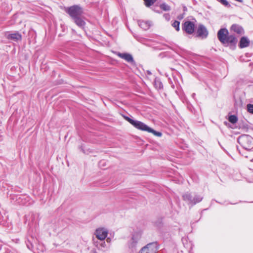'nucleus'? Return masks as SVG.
<instances>
[{
	"label": "nucleus",
	"mask_w": 253,
	"mask_h": 253,
	"mask_svg": "<svg viewBox=\"0 0 253 253\" xmlns=\"http://www.w3.org/2000/svg\"><path fill=\"white\" fill-rule=\"evenodd\" d=\"M108 234V230L104 228H98L96 230L95 232L96 237L101 241L104 240L107 237Z\"/></svg>",
	"instance_id": "0eeeda50"
},
{
	"label": "nucleus",
	"mask_w": 253,
	"mask_h": 253,
	"mask_svg": "<svg viewBox=\"0 0 253 253\" xmlns=\"http://www.w3.org/2000/svg\"><path fill=\"white\" fill-rule=\"evenodd\" d=\"M140 238V232L135 233L133 234L131 239L128 243V248L131 250L135 249Z\"/></svg>",
	"instance_id": "423d86ee"
},
{
	"label": "nucleus",
	"mask_w": 253,
	"mask_h": 253,
	"mask_svg": "<svg viewBox=\"0 0 253 253\" xmlns=\"http://www.w3.org/2000/svg\"><path fill=\"white\" fill-rule=\"evenodd\" d=\"M6 37L9 40H12L14 41H18L21 40V35L18 33H15L12 34H8Z\"/></svg>",
	"instance_id": "9d476101"
},
{
	"label": "nucleus",
	"mask_w": 253,
	"mask_h": 253,
	"mask_svg": "<svg viewBox=\"0 0 253 253\" xmlns=\"http://www.w3.org/2000/svg\"><path fill=\"white\" fill-rule=\"evenodd\" d=\"M106 241L108 242V243H110L111 242V239L109 238H107L106 239Z\"/></svg>",
	"instance_id": "a878e982"
},
{
	"label": "nucleus",
	"mask_w": 253,
	"mask_h": 253,
	"mask_svg": "<svg viewBox=\"0 0 253 253\" xmlns=\"http://www.w3.org/2000/svg\"><path fill=\"white\" fill-rule=\"evenodd\" d=\"M219 2H220L221 3H222L223 5L226 6H230L228 2L226 0H217Z\"/></svg>",
	"instance_id": "b1692460"
},
{
	"label": "nucleus",
	"mask_w": 253,
	"mask_h": 253,
	"mask_svg": "<svg viewBox=\"0 0 253 253\" xmlns=\"http://www.w3.org/2000/svg\"><path fill=\"white\" fill-rule=\"evenodd\" d=\"M219 41L223 44H230L235 45L237 42V39L233 35H228V31L225 28L220 29L217 33Z\"/></svg>",
	"instance_id": "f03ea898"
},
{
	"label": "nucleus",
	"mask_w": 253,
	"mask_h": 253,
	"mask_svg": "<svg viewBox=\"0 0 253 253\" xmlns=\"http://www.w3.org/2000/svg\"><path fill=\"white\" fill-rule=\"evenodd\" d=\"M179 24L180 22L178 21H175L172 24V26L175 28L177 31L179 30Z\"/></svg>",
	"instance_id": "4be33fe9"
},
{
	"label": "nucleus",
	"mask_w": 253,
	"mask_h": 253,
	"mask_svg": "<svg viewBox=\"0 0 253 253\" xmlns=\"http://www.w3.org/2000/svg\"><path fill=\"white\" fill-rule=\"evenodd\" d=\"M28 249H30V248L28 246Z\"/></svg>",
	"instance_id": "bb28decb"
},
{
	"label": "nucleus",
	"mask_w": 253,
	"mask_h": 253,
	"mask_svg": "<svg viewBox=\"0 0 253 253\" xmlns=\"http://www.w3.org/2000/svg\"><path fill=\"white\" fill-rule=\"evenodd\" d=\"M231 30L239 34H242L244 32L243 28L239 25L234 24L231 27Z\"/></svg>",
	"instance_id": "ddd939ff"
},
{
	"label": "nucleus",
	"mask_w": 253,
	"mask_h": 253,
	"mask_svg": "<svg viewBox=\"0 0 253 253\" xmlns=\"http://www.w3.org/2000/svg\"><path fill=\"white\" fill-rule=\"evenodd\" d=\"M138 24L139 26L143 29L146 30L148 29L152 25V23L150 21H138Z\"/></svg>",
	"instance_id": "9b49d317"
},
{
	"label": "nucleus",
	"mask_w": 253,
	"mask_h": 253,
	"mask_svg": "<svg viewBox=\"0 0 253 253\" xmlns=\"http://www.w3.org/2000/svg\"><path fill=\"white\" fill-rule=\"evenodd\" d=\"M250 41L246 37H242L240 41V47L245 48L249 45Z\"/></svg>",
	"instance_id": "4468645a"
},
{
	"label": "nucleus",
	"mask_w": 253,
	"mask_h": 253,
	"mask_svg": "<svg viewBox=\"0 0 253 253\" xmlns=\"http://www.w3.org/2000/svg\"><path fill=\"white\" fill-rule=\"evenodd\" d=\"M160 8L164 11H169L170 7L166 3H162L160 5Z\"/></svg>",
	"instance_id": "6ab92c4d"
},
{
	"label": "nucleus",
	"mask_w": 253,
	"mask_h": 253,
	"mask_svg": "<svg viewBox=\"0 0 253 253\" xmlns=\"http://www.w3.org/2000/svg\"><path fill=\"white\" fill-rule=\"evenodd\" d=\"M145 3V5L147 7H149L153 4L157 0H144Z\"/></svg>",
	"instance_id": "aec40b11"
},
{
	"label": "nucleus",
	"mask_w": 253,
	"mask_h": 253,
	"mask_svg": "<svg viewBox=\"0 0 253 253\" xmlns=\"http://www.w3.org/2000/svg\"><path fill=\"white\" fill-rule=\"evenodd\" d=\"M118 55L120 57H121L122 59H124L125 60H126V61H127L128 62H134L132 56L129 54L119 53L118 54Z\"/></svg>",
	"instance_id": "f8f14e48"
},
{
	"label": "nucleus",
	"mask_w": 253,
	"mask_h": 253,
	"mask_svg": "<svg viewBox=\"0 0 253 253\" xmlns=\"http://www.w3.org/2000/svg\"><path fill=\"white\" fill-rule=\"evenodd\" d=\"M182 29L187 33L191 34L194 31L195 25L192 22L187 21L183 24Z\"/></svg>",
	"instance_id": "6e6552de"
},
{
	"label": "nucleus",
	"mask_w": 253,
	"mask_h": 253,
	"mask_svg": "<svg viewBox=\"0 0 253 253\" xmlns=\"http://www.w3.org/2000/svg\"><path fill=\"white\" fill-rule=\"evenodd\" d=\"M164 16H165L166 19H169V15L168 14H165Z\"/></svg>",
	"instance_id": "393cba45"
},
{
	"label": "nucleus",
	"mask_w": 253,
	"mask_h": 253,
	"mask_svg": "<svg viewBox=\"0 0 253 253\" xmlns=\"http://www.w3.org/2000/svg\"><path fill=\"white\" fill-rule=\"evenodd\" d=\"M248 111L252 114H253V104H249L247 105Z\"/></svg>",
	"instance_id": "5701e85b"
},
{
	"label": "nucleus",
	"mask_w": 253,
	"mask_h": 253,
	"mask_svg": "<svg viewBox=\"0 0 253 253\" xmlns=\"http://www.w3.org/2000/svg\"><path fill=\"white\" fill-rule=\"evenodd\" d=\"M66 12L74 19L82 14L83 10L80 6L75 5L67 8Z\"/></svg>",
	"instance_id": "20e7f679"
},
{
	"label": "nucleus",
	"mask_w": 253,
	"mask_h": 253,
	"mask_svg": "<svg viewBox=\"0 0 253 253\" xmlns=\"http://www.w3.org/2000/svg\"><path fill=\"white\" fill-rule=\"evenodd\" d=\"M75 23L80 28H83L85 25V22L80 16L74 19Z\"/></svg>",
	"instance_id": "dca6fc26"
},
{
	"label": "nucleus",
	"mask_w": 253,
	"mask_h": 253,
	"mask_svg": "<svg viewBox=\"0 0 253 253\" xmlns=\"http://www.w3.org/2000/svg\"><path fill=\"white\" fill-rule=\"evenodd\" d=\"M182 198L184 201L187 202L189 204L192 205V202L193 201V197L191 194L187 193L183 195Z\"/></svg>",
	"instance_id": "2eb2a0df"
},
{
	"label": "nucleus",
	"mask_w": 253,
	"mask_h": 253,
	"mask_svg": "<svg viewBox=\"0 0 253 253\" xmlns=\"http://www.w3.org/2000/svg\"><path fill=\"white\" fill-rule=\"evenodd\" d=\"M252 161L253 162V159H252Z\"/></svg>",
	"instance_id": "cd10ccee"
},
{
	"label": "nucleus",
	"mask_w": 253,
	"mask_h": 253,
	"mask_svg": "<svg viewBox=\"0 0 253 253\" xmlns=\"http://www.w3.org/2000/svg\"><path fill=\"white\" fill-rule=\"evenodd\" d=\"M239 143L242 147L248 150L253 148V138L248 135H243L238 138Z\"/></svg>",
	"instance_id": "7ed1b4c3"
},
{
	"label": "nucleus",
	"mask_w": 253,
	"mask_h": 253,
	"mask_svg": "<svg viewBox=\"0 0 253 253\" xmlns=\"http://www.w3.org/2000/svg\"><path fill=\"white\" fill-rule=\"evenodd\" d=\"M95 245L99 249L102 250L103 248H105L106 247V244L105 242H95Z\"/></svg>",
	"instance_id": "f3484780"
},
{
	"label": "nucleus",
	"mask_w": 253,
	"mask_h": 253,
	"mask_svg": "<svg viewBox=\"0 0 253 253\" xmlns=\"http://www.w3.org/2000/svg\"><path fill=\"white\" fill-rule=\"evenodd\" d=\"M198 36L202 38H205L207 37L208 32L205 26L203 25H199L197 29Z\"/></svg>",
	"instance_id": "1a4fd4ad"
},
{
	"label": "nucleus",
	"mask_w": 253,
	"mask_h": 253,
	"mask_svg": "<svg viewBox=\"0 0 253 253\" xmlns=\"http://www.w3.org/2000/svg\"><path fill=\"white\" fill-rule=\"evenodd\" d=\"M157 251V244L151 243L141 248L138 253H156Z\"/></svg>",
	"instance_id": "39448f33"
},
{
	"label": "nucleus",
	"mask_w": 253,
	"mask_h": 253,
	"mask_svg": "<svg viewBox=\"0 0 253 253\" xmlns=\"http://www.w3.org/2000/svg\"><path fill=\"white\" fill-rule=\"evenodd\" d=\"M125 119L138 129L152 133L154 135L158 137H161L162 135V133L161 132L155 131L141 122L133 120L128 117H125Z\"/></svg>",
	"instance_id": "f257e3e1"
},
{
	"label": "nucleus",
	"mask_w": 253,
	"mask_h": 253,
	"mask_svg": "<svg viewBox=\"0 0 253 253\" xmlns=\"http://www.w3.org/2000/svg\"><path fill=\"white\" fill-rule=\"evenodd\" d=\"M229 121L231 123L234 124L237 122V118L234 115H231L229 117Z\"/></svg>",
	"instance_id": "412c9836"
},
{
	"label": "nucleus",
	"mask_w": 253,
	"mask_h": 253,
	"mask_svg": "<svg viewBox=\"0 0 253 253\" xmlns=\"http://www.w3.org/2000/svg\"><path fill=\"white\" fill-rule=\"evenodd\" d=\"M193 201L192 202V205H195L201 202L203 199V197L199 195H196L194 197H193Z\"/></svg>",
	"instance_id": "a211bd4d"
}]
</instances>
